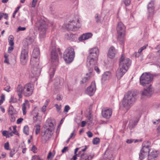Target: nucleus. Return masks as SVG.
Instances as JSON below:
<instances>
[{
    "mask_svg": "<svg viewBox=\"0 0 160 160\" xmlns=\"http://www.w3.org/2000/svg\"><path fill=\"white\" fill-rule=\"evenodd\" d=\"M113 159L112 152L107 150L104 153L103 158L101 160H113Z\"/></svg>",
    "mask_w": 160,
    "mask_h": 160,
    "instance_id": "obj_16",
    "label": "nucleus"
},
{
    "mask_svg": "<svg viewBox=\"0 0 160 160\" xmlns=\"http://www.w3.org/2000/svg\"><path fill=\"white\" fill-rule=\"evenodd\" d=\"M38 0H33L32 1V6L33 7H34L36 5L37 2Z\"/></svg>",
    "mask_w": 160,
    "mask_h": 160,
    "instance_id": "obj_53",
    "label": "nucleus"
},
{
    "mask_svg": "<svg viewBox=\"0 0 160 160\" xmlns=\"http://www.w3.org/2000/svg\"><path fill=\"white\" fill-rule=\"evenodd\" d=\"M81 26L80 23L78 20L76 22L74 20L69 22L68 23L66 24V28L69 30L72 31H76L78 30Z\"/></svg>",
    "mask_w": 160,
    "mask_h": 160,
    "instance_id": "obj_10",
    "label": "nucleus"
},
{
    "mask_svg": "<svg viewBox=\"0 0 160 160\" xmlns=\"http://www.w3.org/2000/svg\"><path fill=\"white\" fill-rule=\"evenodd\" d=\"M112 77L111 72L107 71L105 72L103 74L102 78V82L104 83L106 81L109 80Z\"/></svg>",
    "mask_w": 160,
    "mask_h": 160,
    "instance_id": "obj_17",
    "label": "nucleus"
},
{
    "mask_svg": "<svg viewBox=\"0 0 160 160\" xmlns=\"http://www.w3.org/2000/svg\"><path fill=\"white\" fill-rule=\"evenodd\" d=\"M9 44L11 46H13L14 45V43L13 42V38L12 36H10L8 38Z\"/></svg>",
    "mask_w": 160,
    "mask_h": 160,
    "instance_id": "obj_32",
    "label": "nucleus"
},
{
    "mask_svg": "<svg viewBox=\"0 0 160 160\" xmlns=\"http://www.w3.org/2000/svg\"><path fill=\"white\" fill-rule=\"evenodd\" d=\"M55 106L56 107L58 112H59L61 109V105L59 106L58 104H56L55 105Z\"/></svg>",
    "mask_w": 160,
    "mask_h": 160,
    "instance_id": "obj_51",
    "label": "nucleus"
},
{
    "mask_svg": "<svg viewBox=\"0 0 160 160\" xmlns=\"http://www.w3.org/2000/svg\"><path fill=\"white\" fill-rule=\"evenodd\" d=\"M31 72L32 74L30 76L32 78H35L38 76L40 73V69L38 68V65H36V62H34V65L31 64Z\"/></svg>",
    "mask_w": 160,
    "mask_h": 160,
    "instance_id": "obj_12",
    "label": "nucleus"
},
{
    "mask_svg": "<svg viewBox=\"0 0 160 160\" xmlns=\"http://www.w3.org/2000/svg\"><path fill=\"white\" fill-rule=\"evenodd\" d=\"M96 90V83L94 81L91 84V96H92Z\"/></svg>",
    "mask_w": 160,
    "mask_h": 160,
    "instance_id": "obj_23",
    "label": "nucleus"
},
{
    "mask_svg": "<svg viewBox=\"0 0 160 160\" xmlns=\"http://www.w3.org/2000/svg\"><path fill=\"white\" fill-rule=\"evenodd\" d=\"M86 123V122L85 121H83L81 122V127H84Z\"/></svg>",
    "mask_w": 160,
    "mask_h": 160,
    "instance_id": "obj_63",
    "label": "nucleus"
},
{
    "mask_svg": "<svg viewBox=\"0 0 160 160\" xmlns=\"http://www.w3.org/2000/svg\"><path fill=\"white\" fill-rule=\"evenodd\" d=\"M51 59L52 67L50 69L49 73L50 78L51 79L53 77L56 70L55 67L59 63L58 54L54 48H53L51 51Z\"/></svg>",
    "mask_w": 160,
    "mask_h": 160,
    "instance_id": "obj_4",
    "label": "nucleus"
},
{
    "mask_svg": "<svg viewBox=\"0 0 160 160\" xmlns=\"http://www.w3.org/2000/svg\"><path fill=\"white\" fill-rule=\"evenodd\" d=\"M148 154H149L156 158L157 156V152L154 150H152L151 152H150L149 153H148Z\"/></svg>",
    "mask_w": 160,
    "mask_h": 160,
    "instance_id": "obj_38",
    "label": "nucleus"
},
{
    "mask_svg": "<svg viewBox=\"0 0 160 160\" xmlns=\"http://www.w3.org/2000/svg\"><path fill=\"white\" fill-rule=\"evenodd\" d=\"M156 158L149 154L148 155V160H155Z\"/></svg>",
    "mask_w": 160,
    "mask_h": 160,
    "instance_id": "obj_44",
    "label": "nucleus"
},
{
    "mask_svg": "<svg viewBox=\"0 0 160 160\" xmlns=\"http://www.w3.org/2000/svg\"><path fill=\"white\" fill-rule=\"evenodd\" d=\"M133 141V140L130 139H127L126 142L128 143H131Z\"/></svg>",
    "mask_w": 160,
    "mask_h": 160,
    "instance_id": "obj_61",
    "label": "nucleus"
},
{
    "mask_svg": "<svg viewBox=\"0 0 160 160\" xmlns=\"http://www.w3.org/2000/svg\"><path fill=\"white\" fill-rule=\"evenodd\" d=\"M157 130L158 133H160V125L158 127Z\"/></svg>",
    "mask_w": 160,
    "mask_h": 160,
    "instance_id": "obj_64",
    "label": "nucleus"
},
{
    "mask_svg": "<svg viewBox=\"0 0 160 160\" xmlns=\"http://www.w3.org/2000/svg\"><path fill=\"white\" fill-rule=\"evenodd\" d=\"M23 132L26 135H29V128L28 125H26L24 127L23 129Z\"/></svg>",
    "mask_w": 160,
    "mask_h": 160,
    "instance_id": "obj_30",
    "label": "nucleus"
},
{
    "mask_svg": "<svg viewBox=\"0 0 160 160\" xmlns=\"http://www.w3.org/2000/svg\"><path fill=\"white\" fill-rule=\"evenodd\" d=\"M138 121V120L134 122L132 120L130 121L128 127L130 130H132L135 127V126L137 125Z\"/></svg>",
    "mask_w": 160,
    "mask_h": 160,
    "instance_id": "obj_25",
    "label": "nucleus"
},
{
    "mask_svg": "<svg viewBox=\"0 0 160 160\" xmlns=\"http://www.w3.org/2000/svg\"><path fill=\"white\" fill-rule=\"evenodd\" d=\"M95 17L97 22L98 23L100 22L101 16L98 13L96 14Z\"/></svg>",
    "mask_w": 160,
    "mask_h": 160,
    "instance_id": "obj_36",
    "label": "nucleus"
},
{
    "mask_svg": "<svg viewBox=\"0 0 160 160\" xmlns=\"http://www.w3.org/2000/svg\"><path fill=\"white\" fill-rule=\"evenodd\" d=\"M131 63V61L127 58H124L122 55L119 59V68L116 72L118 79H120L127 71Z\"/></svg>",
    "mask_w": 160,
    "mask_h": 160,
    "instance_id": "obj_2",
    "label": "nucleus"
},
{
    "mask_svg": "<svg viewBox=\"0 0 160 160\" xmlns=\"http://www.w3.org/2000/svg\"><path fill=\"white\" fill-rule=\"evenodd\" d=\"M33 39L30 37L26 39V42L28 45L31 44L33 42Z\"/></svg>",
    "mask_w": 160,
    "mask_h": 160,
    "instance_id": "obj_35",
    "label": "nucleus"
},
{
    "mask_svg": "<svg viewBox=\"0 0 160 160\" xmlns=\"http://www.w3.org/2000/svg\"><path fill=\"white\" fill-rule=\"evenodd\" d=\"M52 154V153L51 152H50L48 155V157L47 158L49 160L50 158V157L51 156Z\"/></svg>",
    "mask_w": 160,
    "mask_h": 160,
    "instance_id": "obj_62",
    "label": "nucleus"
},
{
    "mask_svg": "<svg viewBox=\"0 0 160 160\" xmlns=\"http://www.w3.org/2000/svg\"><path fill=\"white\" fill-rule=\"evenodd\" d=\"M17 92L19 98H21L22 97V92L23 93V88L22 85H19L18 86L17 88Z\"/></svg>",
    "mask_w": 160,
    "mask_h": 160,
    "instance_id": "obj_24",
    "label": "nucleus"
},
{
    "mask_svg": "<svg viewBox=\"0 0 160 160\" xmlns=\"http://www.w3.org/2000/svg\"><path fill=\"white\" fill-rule=\"evenodd\" d=\"M9 146V143L8 142L6 143L4 145L5 149L7 150H9L10 149Z\"/></svg>",
    "mask_w": 160,
    "mask_h": 160,
    "instance_id": "obj_42",
    "label": "nucleus"
},
{
    "mask_svg": "<svg viewBox=\"0 0 160 160\" xmlns=\"http://www.w3.org/2000/svg\"><path fill=\"white\" fill-rule=\"evenodd\" d=\"M116 52L114 47H110L108 51V56L111 58H113L115 56Z\"/></svg>",
    "mask_w": 160,
    "mask_h": 160,
    "instance_id": "obj_18",
    "label": "nucleus"
},
{
    "mask_svg": "<svg viewBox=\"0 0 160 160\" xmlns=\"http://www.w3.org/2000/svg\"><path fill=\"white\" fill-rule=\"evenodd\" d=\"M55 122L54 120H49L47 126L48 128L46 130L52 132L54 129Z\"/></svg>",
    "mask_w": 160,
    "mask_h": 160,
    "instance_id": "obj_19",
    "label": "nucleus"
},
{
    "mask_svg": "<svg viewBox=\"0 0 160 160\" xmlns=\"http://www.w3.org/2000/svg\"><path fill=\"white\" fill-rule=\"evenodd\" d=\"M39 50L38 48H35L32 54V58L31 60V63L34 65V62H36V65H39V60L40 57Z\"/></svg>",
    "mask_w": 160,
    "mask_h": 160,
    "instance_id": "obj_9",
    "label": "nucleus"
},
{
    "mask_svg": "<svg viewBox=\"0 0 160 160\" xmlns=\"http://www.w3.org/2000/svg\"><path fill=\"white\" fill-rule=\"evenodd\" d=\"M34 90L33 85L31 83L26 84L23 87V94L25 96L29 97L33 93Z\"/></svg>",
    "mask_w": 160,
    "mask_h": 160,
    "instance_id": "obj_11",
    "label": "nucleus"
},
{
    "mask_svg": "<svg viewBox=\"0 0 160 160\" xmlns=\"http://www.w3.org/2000/svg\"><path fill=\"white\" fill-rule=\"evenodd\" d=\"M147 154L144 153L143 152H142L140 151L139 154V158L140 160H142L146 156Z\"/></svg>",
    "mask_w": 160,
    "mask_h": 160,
    "instance_id": "obj_31",
    "label": "nucleus"
},
{
    "mask_svg": "<svg viewBox=\"0 0 160 160\" xmlns=\"http://www.w3.org/2000/svg\"><path fill=\"white\" fill-rule=\"evenodd\" d=\"M15 153V149L14 148L12 149L10 152V157H12Z\"/></svg>",
    "mask_w": 160,
    "mask_h": 160,
    "instance_id": "obj_47",
    "label": "nucleus"
},
{
    "mask_svg": "<svg viewBox=\"0 0 160 160\" xmlns=\"http://www.w3.org/2000/svg\"><path fill=\"white\" fill-rule=\"evenodd\" d=\"M138 98L137 92L128 91L125 95L123 99L122 105L127 109H129L135 103Z\"/></svg>",
    "mask_w": 160,
    "mask_h": 160,
    "instance_id": "obj_3",
    "label": "nucleus"
},
{
    "mask_svg": "<svg viewBox=\"0 0 160 160\" xmlns=\"http://www.w3.org/2000/svg\"><path fill=\"white\" fill-rule=\"evenodd\" d=\"M142 148L141 150L142 152H143L146 154H147L148 152L149 153L151 150L149 148L150 146L149 145L143 143L142 144Z\"/></svg>",
    "mask_w": 160,
    "mask_h": 160,
    "instance_id": "obj_20",
    "label": "nucleus"
},
{
    "mask_svg": "<svg viewBox=\"0 0 160 160\" xmlns=\"http://www.w3.org/2000/svg\"><path fill=\"white\" fill-rule=\"evenodd\" d=\"M89 76H88L89 78L88 77H85L83 78L82 79V81H81L82 83H84L86 82L89 79Z\"/></svg>",
    "mask_w": 160,
    "mask_h": 160,
    "instance_id": "obj_54",
    "label": "nucleus"
},
{
    "mask_svg": "<svg viewBox=\"0 0 160 160\" xmlns=\"http://www.w3.org/2000/svg\"><path fill=\"white\" fill-rule=\"evenodd\" d=\"M36 25L38 28L40 38H43L45 35L47 28L46 22L42 19L38 20L36 23Z\"/></svg>",
    "mask_w": 160,
    "mask_h": 160,
    "instance_id": "obj_6",
    "label": "nucleus"
},
{
    "mask_svg": "<svg viewBox=\"0 0 160 160\" xmlns=\"http://www.w3.org/2000/svg\"><path fill=\"white\" fill-rule=\"evenodd\" d=\"M28 51L25 49H23L21 51L20 60L22 65H25L27 62L28 57Z\"/></svg>",
    "mask_w": 160,
    "mask_h": 160,
    "instance_id": "obj_13",
    "label": "nucleus"
},
{
    "mask_svg": "<svg viewBox=\"0 0 160 160\" xmlns=\"http://www.w3.org/2000/svg\"><path fill=\"white\" fill-rule=\"evenodd\" d=\"M52 134V132L46 130L45 131L44 134L42 136L41 138V141L42 143H46L47 141L49 140Z\"/></svg>",
    "mask_w": 160,
    "mask_h": 160,
    "instance_id": "obj_15",
    "label": "nucleus"
},
{
    "mask_svg": "<svg viewBox=\"0 0 160 160\" xmlns=\"http://www.w3.org/2000/svg\"><path fill=\"white\" fill-rule=\"evenodd\" d=\"M10 86H6V87H5L4 88V90L6 91H7V92H9L10 91Z\"/></svg>",
    "mask_w": 160,
    "mask_h": 160,
    "instance_id": "obj_57",
    "label": "nucleus"
},
{
    "mask_svg": "<svg viewBox=\"0 0 160 160\" xmlns=\"http://www.w3.org/2000/svg\"><path fill=\"white\" fill-rule=\"evenodd\" d=\"M89 157L86 154H84L83 153L81 154L80 160H89Z\"/></svg>",
    "mask_w": 160,
    "mask_h": 160,
    "instance_id": "obj_33",
    "label": "nucleus"
},
{
    "mask_svg": "<svg viewBox=\"0 0 160 160\" xmlns=\"http://www.w3.org/2000/svg\"><path fill=\"white\" fill-rule=\"evenodd\" d=\"M90 38V33H84L81 36L78 38L80 41H82L89 39Z\"/></svg>",
    "mask_w": 160,
    "mask_h": 160,
    "instance_id": "obj_22",
    "label": "nucleus"
},
{
    "mask_svg": "<svg viewBox=\"0 0 160 160\" xmlns=\"http://www.w3.org/2000/svg\"><path fill=\"white\" fill-rule=\"evenodd\" d=\"M75 129H74L73 131V132H72V133L70 136V138H72V137H74L75 135V134H74V132H75Z\"/></svg>",
    "mask_w": 160,
    "mask_h": 160,
    "instance_id": "obj_59",
    "label": "nucleus"
},
{
    "mask_svg": "<svg viewBox=\"0 0 160 160\" xmlns=\"http://www.w3.org/2000/svg\"><path fill=\"white\" fill-rule=\"evenodd\" d=\"M77 156L79 157V155L78 154L75 155L74 156H73L72 158L71 159V160H76V159H77Z\"/></svg>",
    "mask_w": 160,
    "mask_h": 160,
    "instance_id": "obj_58",
    "label": "nucleus"
},
{
    "mask_svg": "<svg viewBox=\"0 0 160 160\" xmlns=\"http://www.w3.org/2000/svg\"><path fill=\"white\" fill-rule=\"evenodd\" d=\"M86 94L90 96V86H88L85 91Z\"/></svg>",
    "mask_w": 160,
    "mask_h": 160,
    "instance_id": "obj_50",
    "label": "nucleus"
},
{
    "mask_svg": "<svg viewBox=\"0 0 160 160\" xmlns=\"http://www.w3.org/2000/svg\"><path fill=\"white\" fill-rule=\"evenodd\" d=\"M20 8V6L18 7H17V8L16 9V10L14 11V12L13 13V15H12V17L13 18H15V17L16 13H17V12L18 11L19 9Z\"/></svg>",
    "mask_w": 160,
    "mask_h": 160,
    "instance_id": "obj_49",
    "label": "nucleus"
},
{
    "mask_svg": "<svg viewBox=\"0 0 160 160\" xmlns=\"http://www.w3.org/2000/svg\"><path fill=\"white\" fill-rule=\"evenodd\" d=\"M10 118L11 122H13L15 121V118L13 115H10Z\"/></svg>",
    "mask_w": 160,
    "mask_h": 160,
    "instance_id": "obj_46",
    "label": "nucleus"
},
{
    "mask_svg": "<svg viewBox=\"0 0 160 160\" xmlns=\"http://www.w3.org/2000/svg\"><path fill=\"white\" fill-rule=\"evenodd\" d=\"M23 120V118H18L17 120V123L18 124L21 123L22 122V121Z\"/></svg>",
    "mask_w": 160,
    "mask_h": 160,
    "instance_id": "obj_56",
    "label": "nucleus"
},
{
    "mask_svg": "<svg viewBox=\"0 0 160 160\" xmlns=\"http://www.w3.org/2000/svg\"><path fill=\"white\" fill-rule=\"evenodd\" d=\"M155 2L154 1H152L149 2L148 5V8L155 9Z\"/></svg>",
    "mask_w": 160,
    "mask_h": 160,
    "instance_id": "obj_29",
    "label": "nucleus"
},
{
    "mask_svg": "<svg viewBox=\"0 0 160 160\" xmlns=\"http://www.w3.org/2000/svg\"><path fill=\"white\" fill-rule=\"evenodd\" d=\"M13 134L15 135H18V134L16 130V126H15L13 127V131H12Z\"/></svg>",
    "mask_w": 160,
    "mask_h": 160,
    "instance_id": "obj_48",
    "label": "nucleus"
},
{
    "mask_svg": "<svg viewBox=\"0 0 160 160\" xmlns=\"http://www.w3.org/2000/svg\"><path fill=\"white\" fill-rule=\"evenodd\" d=\"M17 102V99L16 98H14L13 97H11L10 100L9 101L10 103L12 102L13 103H16Z\"/></svg>",
    "mask_w": 160,
    "mask_h": 160,
    "instance_id": "obj_40",
    "label": "nucleus"
},
{
    "mask_svg": "<svg viewBox=\"0 0 160 160\" xmlns=\"http://www.w3.org/2000/svg\"><path fill=\"white\" fill-rule=\"evenodd\" d=\"M116 29L118 34L117 40L120 44H122L124 41L126 27L122 22H120L117 24Z\"/></svg>",
    "mask_w": 160,
    "mask_h": 160,
    "instance_id": "obj_5",
    "label": "nucleus"
},
{
    "mask_svg": "<svg viewBox=\"0 0 160 160\" xmlns=\"http://www.w3.org/2000/svg\"><path fill=\"white\" fill-rule=\"evenodd\" d=\"M100 142V140L99 138L96 137L94 138L92 141V142L93 144L97 145Z\"/></svg>",
    "mask_w": 160,
    "mask_h": 160,
    "instance_id": "obj_34",
    "label": "nucleus"
},
{
    "mask_svg": "<svg viewBox=\"0 0 160 160\" xmlns=\"http://www.w3.org/2000/svg\"><path fill=\"white\" fill-rule=\"evenodd\" d=\"M8 133V131L5 130L2 132V134L3 136L6 137V138H8L9 137Z\"/></svg>",
    "mask_w": 160,
    "mask_h": 160,
    "instance_id": "obj_39",
    "label": "nucleus"
},
{
    "mask_svg": "<svg viewBox=\"0 0 160 160\" xmlns=\"http://www.w3.org/2000/svg\"><path fill=\"white\" fill-rule=\"evenodd\" d=\"M35 133L36 135L40 133V126L39 125H37L35 126Z\"/></svg>",
    "mask_w": 160,
    "mask_h": 160,
    "instance_id": "obj_37",
    "label": "nucleus"
},
{
    "mask_svg": "<svg viewBox=\"0 0 160 160\" xmlns=\"http://www.w3.org/2000/svg\"><path fill=\"white\" fill-rule=\"evenodd\" d=\"M94 69L96 72L97 73H99L100 71L99 68L96 66H95L94 67Z\"/></svg>",
    "mask_w": 160,
    "mask_h": 160,
    "instance_id": "obj_52",
    "label": "nucleus"
},
{
    "mask_svg": "<svg viewBox=\"0 0 160 160\" xmlns=\"http://www.w3.org/2000/svg\"><path fill=\"white\" fill-rule=\"evenodd\" d=\"M89 55L87 57L86 66L88 68V69L89 70L90 69V49L89 50Z\"/></svg>",
    "mask_w": 160,
    "mask_h": 160,
    "instance_id": "obj_28",
    "label": "nucleus"
},
{
    "mask_svg": "<svg viewBox=\"0 0 160 160\" xmlns=\"http://www.w3.org/2000/svg\"><path fill=\"white\" fill-rule=\"evenodd\" d=\"M154 9L152 8H148V17L149 19H151L154 13Z\"/></svg>",
    "mask_w": 160,
    "mask_h": 160,
    "instance_id": "obj_26",
    "label": "nucleus"
},
{
    "mask_svg": "<svg viewBox=\"0 0 160 160\" xmlns=\"http://www.w3.org/2000/svg\"><path fill=\"white\" fill-rule=\"evenodd\" d=\"M76 35L72 33L66 34L65 35V38L71 41H73L76 39Z\"/></svg>",
    "mask_w": 160,
    "mask_h": 160,
    "instance_id": "obj_21",
    "label": "nucleus"
},
{
    "mask_svg": "<svg viewBox=\"0 0 160 160\" xmlns=\"http://www.w3.org/2000/svg\"><path fill=\"white\" fill-rule=\"evenodd\" d=\"M28 105V102L26 101L25 102L23 103L22 105V110L23 111V114L25 115L26 113V106Z\"/></svg>",
    "mask_w": 160,
    "mask_h": 160,
    "instance_id": "obj_27",
    "label": "nucleus"
},
{
    "mask_svg": "<svg viewBox=\"0 0 160 160\" xmlns=\"http://www.w3.org/2000/svg\"><path fill=\"white\" fill-rule=\"evenodd\" d=\"M70 109V108L68 105H66L64 109V112H68V110Z\"/></svg>",
    "mask_w": 160,
    "mask_h": 160,
    "instance_id": "obj_45",
    "label": "nucleus"
},
{
    "mask_svg": "<svg viewBox=\"0 0 160 160\" xmlns=\"http://www.w3.org/2000/svg\"><path fill=\"white\" fill-rule=\"evenodd\" d=\"M74 56L75 52L74 49L69 47L65 50L63 54V58L66 63H70L73 61Z\"/></svg>",
    "mask_w": 160,
    "mask_h": 160,
    "instance_id": "obj_7",
    "label": "nucleus"
},
{
    "mask_svg": "<svg viewBox=\"0 0 160 160\" xmlns=\"http://www.w3.org/2000/svg\"><path fill=\"white\" fill-rule=\"evenodd\" d=\"M123 2L126 6L129 5L131 3V0H123Z\"/></svg>",
    "mask_w": 160,
    "mask_h": 160,
    "instance_id": "obj_41",
    "label": "nucleus"
},
{
    "mask_svg": "<svg viewBox=\"0 0 160 160\" xmlns=\"http://www.w3.org/2000/svg\"><path fill=\"white\" fill-rule=\"evenodd\" d=\"M99 51L97 47H95L91 49V65L97 64Z\"/></svg>",
    "mask_w": 160,
    "mask_h": 160,
    "instance_id": "obj_8",
    "label": "nucleus"
},
{
    "mask_svg": "<svg viewBox=\"0 0 160 160\" xmlns=\"http://www.w3.org/2000/svg\"><path fill=\"white\" fill-rule=\"evenodd\" d=\"M36 148L35 147V146L33 145L32 147L31 150L34 153H35V150L36 149Z\"/></svg>",
    "mask_w": 160,
    "mask_h": 160,
    "instance_id": "obj_60",
    "label": "nucleus"
},
{
    "mask_svg": "<svg viewBox=\"0 0 160 160\" xmlns=\"http://www.w3.org/2000/svg\"><path fill=\"white\" fill-rule=\"evenodd\" d=\"M68 147H65L62 150V153H64L66 152L68 150Z\"/></svg>",
    "mask_w": 160,
    "mask_h": 160,
    "instance_id": "obj_55",
    "label": "nucleus"
},
{
    "mask_svg": "<svg viewBox=\"0 0 160 160\" xmlns=\"http://www.w3.org/2000/svg\"><path fill=\"white\" fill-rule=\"evenodd\" d=\"M153 79L152 74L147 73H143L140 77V83L142 86L145 87L149 84L146 88L141 91L142 96H146L150 97L153 94L154 90L151 84H149L151 82Z\"/></svg>",
    "mask_w": 160,
    "mask_h": 160,
    "instance_id": "obj_1",
    "label": "nucleus"
},
{
    "mask_svg": "<svg viewBox=\"0 0 160 160\" xmlns=\"http://www.w3.org/2000/svg\"><path fill=\"white\" fill-rule=\"evenodd\" d=\"M112 111L111 109L104 108L102 109V114L103 118L107 119H109L112 115Z\"/></svg>",
    "mask_w": 160,
    "mask_h": 160,
    "instance_id": "obj_14",
    "label": "nucleus"
},
{
    "mask_svg": "<svg viewBox=\"0 0 160 160\" xmlns=\"http://www.w3.org/2000/svg\"><path fill=\"white\" fill-rule=\"evenodd\" d=\"M26 29V28L25 27H22L20 26H19L17 30V32H18L20 31H24Z\"/></svg>",
    "mask_w": 160,
    "mask_h": 160,
    "instance_id": "obj_43",
    "label": "nucleus"
}]
</instances>
